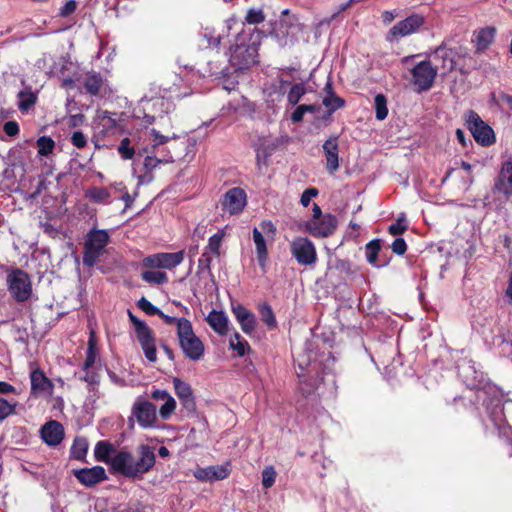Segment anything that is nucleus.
I'll return each instance as SVG.
<instances>
[{
	"label": "nucleus",
	"mask_w": 512,
	"mask_h": 512,
	"mask_svg": "<svg viewBox=\"0 0 512 512\" xmlns=\"http://www.w3.org/2000/svg\"><path fill=\"white\" fill-rule=\"evenodd\" d=\"M155 464V454L148 445H141L137 450V457L127 451L117 452L112 460L114 471L130 478H140Z\"/></svg>",
	"instance_id": "obj_1"
},
{
	"label": "nucleus",
	"mask_w": 512,
	"mask_h": 512,
	"mask_svg": "<svg viewBox=\"0 0 512 512\" xmlns=\"http://www.w3.org/2000/svg\"><path fill=\"white\" fill-rule=\"evenodd\" d=\"M178 340L184 355L193 361L200 360L204 355V345L193 331L191 322L186 318L178 320Z\"/></svg>",
	"instance_id": "obj_2"
},
{
	"label": "nucleus",
	"mask_w": 512,
	"mask_h": 512,
	"mask_svg": "<svg viewBox=\"0 0 512 512\" xmlns=\"http://www.w3.org/2000/svg\"><path fill=\"white\" fill-rule=\"evenodd\" d=\"M110 236L106 230L91 229L85 239L83 264L92 267L98 261L99 257L104 253Z\"/></svg>",
	"instance_id": "obj_3"
},
{
	"label": "nucleus",
	"mask_w": 512,
	"mask_h": 512,
	"mask_svg": "<svg viewBox=\"0 0 512 512\" xmlns=\"http://www.w3.org/2000/svg\"><path fill=\"white\" fill-rule=\"evenodd\" d=\"M129 319L134 325L137 340L145 354V357L150 362H156L157 350L155 346V337L152 329L143 321L139 320L130 311L128 312Z\"/></svg>",
	"instance_id": "obj_4"
},
{
	"label": "nucleus",
	"mask_w": 512,
	"mask_h": 512,
	"mask_svg": "<svg viewBox=\"0 0 512 512\" xmlns=\"http://www.w3.org/2000/svg\"><path fill=\"white\" fill-rule=\"evenodd\" d=\"M6 282L10 294L17 302H25L30 298L32 285L26 272L21 269L12 270L7 275Z\"/></svg>",
	"instance_id": "obj_5"
},
{
	"label": "nucleus",
	"mask_w": 512,
	"mask_h": 512,
	"mask_svg": "<svg viewBox=\"0 0 512 512\" xmlns=\"http://www.w3.org/2000/svg\"><path fill=\"white\" fill-rule=\"evenodd\" d=\"M290 251L301 265L310 266L317 261L316 248L313 242L306 237L294 238L290 243Z\"/></svg>",
	"instance_id": "obj_6"
},
{
	"label": "nucleus",
	"mask_w": 512,
	"mask_h": 512,
	"mask_svg": "<svg viewBox=\"0 0 512 512\" xmlns=\"http://www.w3.org/2000/svg\"><path fill=\"white\" fill-rule=\"evenodd\" d=\"M466 122L473 137L479 144L489 146L495 141L492 128L485 124L474 111H469L467 113Z\"/></svg>",
	"instance_id": "obj_7"
},
{
	"label": "nucleus",
	"mask_w": 512,
	"mask_h": 512,
	"mask_svg": "<svg viewBox=\"0 0 512 512\" xmlns=\"http://www.w3.org/2000/svg\"><path fill=\"white\" fill-rule=\"evenodd\" d=\"M184 257V250L174 253L160 252L145 257L143 265L148 268L172 270L183 262Z\"/></svg>",
	"instance_id": "obj_8"
},
{
	"label": "nucleus",
	"mask_w": 512,
	"mask_h": 512,
	"mask_svg": "<svg viewBox=\"0 0 512 512\" xmlns=\"http://www.w3.org/2000/svg\"><path fill=\"white\" fill-rule=\"evenodd\" d=\"M412 83L419 92L429 90L436 78L437 69L433 67L430 61H421L411 70Z\"/></svg>",
	"instance_id": "obj_9"
},
{
	"label": "nucleus",
	"mask_w": 512,
	"mask_h": 512,
	"mask_svg": "<svg viewBox=\"0 0 512 512\" xmlns=\"http://www.w3.org/2000/svg\"><path fill=\"white\" fill-rule=\"evenodd\" d=\"M247 202L246 193L242 188L234 187L229 189L221 200L223 212L229 215L239 214Z\"/></svg>",
	"instance_id": "obj_10"
},
{
	"label": "nucleus",
	"mask_w": 512,
	"mask_h": 512,
	"mask_svg": "<svg viewBox=\"0 0 512 512\" xmlns=\"http://www.w3.org/2000/svg\"><path fill=\"white\" fill-rule=\"evenodd\" d=\"M132 414L142 428L154 427L157 422L156 407L147 400H137L132 407Z\"/></svg>",
	"instance_id": "obj_11"
},
{
	"label": "nucleus",
	"mask_w": 512,
	"mask_h": 512,
	"mask_svg": "<svg viewBox=\"0 0 512 512\" xmlns=\"http://www.w3.org/2000/svg\"><path fill=\"white\" fill-rule=\"evenodd\" d=\"M337 227V219L331 214H325L321 219H311L305 228L312 236L326 238L332 235Z\"/></svg>",
	"instance_id": "obj_12"
},
{
	"label": "nucleus",
	"mask_w": 512,
	"mask_h": 512,
	"mask_svg": "<svg viewBox=\"0 0 512 512\" xmlns=\"http://www.w3.org/2000/svg\"><path fill=\"white\" fill-rule=\"evenodd\" d=\"M492 191L504 195L506 199L512 196V158L502 163Z\"/></svg>",
	"instance_id": "obj_13"
},
{
	"label": "nucleus",
	"mask_w": 512,
	"mask_h": 512,
	"mask_svg": "<svg viewBox=\"0 0 512 512\" xmlns=\"http://www.w3.org/2000/svg\"><path fill=\"white\" fill-rule=\"evenodd\" d=\"M257 49L254 45L237 44L230 55V62L239 69H244L256 63Z\"/></svg>",
	"instance_id": "obj_14"
},
{
	"label": "nucleus",
	"mask_w": 512,
	"mask_h": 512,
	"mask_svg": "<svg viewBox=\"0 0 512 512\" xmlns=\"http://www.w3.org/2000/svg\"><path fill=\"white\" fill-rule=\"evenodd\" d=\"M31 381V393L32 395L38 397L43 395H52L54 390V385L50 379H48L42 370L36 368L31 371L30 374Z\"/></svg>",
	"instance_id": "obj_15"
},
{
	"label": "nucleus",
	"mask_w": 512,
	"mask_h": 512,
	"mask_svg": "<svg viewBox=\"0 0 512 512\" xmlns=\"http://www.w3.org/2000/svg\"><path fill=\"white\" fill-rule=\"evenodd\" d=\"M76 479L86 487H92L107 479L106 471L101 466L74 470Z\"/></svg>",
	"instance_id": "obj_16"
},
{
	"label": "nucleus",
	"mask_w": 512,
	"mask_h": 512,
	"mask_svg": "<svg viewBox=\"0 0 512 512\" xmlns=\"http://www.w3.org/2000/svg\"><path fill=\"white\" fill-rule=\"evenodd\" d=\"M231 472L230 464L224 463L222 465L208 466L205 468H198L194 471V477L199 481H216L223 480L228 477Z\"/></svg>",
	"instance_id": "obj_17"
},
{
	"label": "nucleus",
	"mask_w": 512,
	"mask_h": 512,
	"mask_svg": "<svg viewBox=\"0 0 512 512\" xmlns=\"http://www.w3.org/2000/svg\"><path fill=\"white\" fill-rule=\"evenodd\" d=\"M424 23V17L418 14L411 15L397 22L390 30L393 36L405 37L415 33Z\"/></svg>",
	"instance_id": "obj_18"
},
{
	"label": "nucleus",
	"mask_w": 512,
	"mask_h": 512,
	"mask_svg": "<svg viewBox=\"0 0 512 512\" xmlns=\"http://www.w3.org/2000/svg\"><path fill=\"white\" fill-rule=\"evenodd\" d=\"M40 431L43 441L49 446L59 445L65 435L63 425L56 420L45 423Z\"/></svg>",
	"instance_id": "obj_19"
},
{
	"label": "nucleus",
	"mask_w": 512,
	"mask_h": 512,
	"mask_svg": "<svg viewBox=\"0 0 512 512\" xmlns=\"http://www.w3.org/2000/svg\"><path fill=\"white\" fill-rule=\"evenodd\" d=\"M322 148L326 159V169L332 175L339 168L338 138L330 137L324 142Z\"/></svg>",
	"instance_id": "obj_20"
},
{
	"label": "nucleus",
	"mask_w": 512,
	"mask_h": 512,
	"mask_svg": "<svg viewBox=\"0 0 512 512\" xmlns=\"http://www.w3.org/2000/svg\"><path fill=\"white\" fill-rule=\"evenodd\" d=\"M232 312L238 321L241 330L245 334L251 335L255 331L257 325L255 315L240 304L233 305Z\"/></svg>",
	"instance_id": "obj_21"
},
{
	"label": "nucleus",
	"mask_w": 512,
	"mask_h": 512,
	"mask_svg": "<svg viewBox=\"0 0 512 512\" xmlns=\"http://www.w3.org/2000/svg\"><path fill=\"white\" fill-rule=\"evenodd\" d=\"M173 385L182 405L187 411L193 412L196 408L195 399L191 386L179 378L173 379Z\"/></svg>",
	"instance_id": "obj_22"
},
{
	"label": "nucleus",
	"mask_w": 512,
	"mask_h": 512,
	"mask_svg": "<svg viewBox=\"0 0 512 512\" xmlns=\"http://www.w3.org/2000/svg\"><path fill=\"white\" fill-rule=\"evenodd\" d=\"M156 113V115H145V122L151 124L155 121L156 117H162L165 114H169L175 108L173 102L166 98H155L146 102Z\"/></svg>",
	"instance_id": "obj_23"
},
{
	"label": "nucleus",
	"mask_w": 512,
	"mask_h": 512,
	"mask_svg": "<svg viewBox=\"0 0 512 512\" xmlns=\"http://www.w3.org/2000/svg\"><path fill=\"white\" fill-rule=\"evenodd\" d=\"M455 55V51L446 47L445 44H441L434 51L435 59L442 61V69L444 73H449L454 70L456 65Z\"/></svg>",
	"instance_id": "obj_24"
},
{
	"label": "nucleus",
	"mask_w": 512,
	"mask_h": 512,
	"mask_svg": "<svg viewBox=\"0 0 512 512\" xmlns=\"http://www.w3.org/2000/svg\"><path fill=\"white\" fill-rule=\"evenodd\" d=\"M206 320L216 333L222 336L227 334L229 320L223 311H211Z\"/></svg>",
	"instance_id": "obj_25"
},
{
	"label": "nucleus",
	"mask_w": 512,
	"mask_h": 512,
	"mask_svg": "<svg viewBox=\"0 0 512 512\" xmlns=\"http://www.w3.org/2000/svg\"><path fill=\"white\" fill-rule=\"evenodd\" d=\"M253 241L256 248L257 260L262 270H265L267 261V247L263 234L257 228L253 229Z\"/></svg>",
	"instance_id": "obj_26"
},
{
	"label": "nucleus",
	"mask_w": 512,
	"mask_h": 512,
	"mask_svg": "<svg viewBox=\"0 0 512 512\" xmlns=\"http://www.w3.org/2000/svg\"><path fill=\"white\" fill-rule=\"evenodd\" d=\"M496 34L494 27H485L480 29L475 37L476 50L483 52L493 43Z\"/></svg>",
	"instance_id": "obj_27"
},
{
	"label": "nucleus",
	"mask_w": 512,
	"mask_h": 512,
	"mask_svg": "<svg viewBox=\"0 0 512 512\" xmlns=\"http://www.w3.org/2000/svg\"><path fill=\"white\" fill-rule=\"evenodd\" d=\"M225 236L224 230H219L216 234L212 235L209 238L208 245L205 248V252L202 255V258L199 260L200 265L204 262V258L206 257L207 253H212L216 256H219L220 254V247L222 240ZM206 265L208 266L210 263V260L207 258L205 260Z\"/></svg>",
	"instance_id": "obj_28"
},
{
	"label": "nucleus",
	"mask_w": 512,
	"mask_h": 512,
	"mask_svg": "<svg viewBox=\"0 0 512 512\" xmlns=\"http://www.w3.org/2000/svg\"><path fill=\"white\" fill-rule=\"evenodd\" d=\"M114 452L112 444L107 441H99L94 449V455L96 460L109 463L111 465V454Z\"/></svg>",
	"instance_id": "obj_29"
},
{
	"label": "nucleus",
	"mask_w": 512,
	"mask_h": 512,
	"mask_svg": "<svg viewBox=\"0 0 512 512\" xmlns=\"http://www.w3.org/2000/svg\"><path fill=\"white\" fill-rule=\"evenodd\" d=\"M18 101V109L21 112L28 111L31 107L36 104L37 95L31 89L21 90L17 95Z\"/></svg>",
	"instance_id": "obj_30"
},
{
	"label": "nucleus",
	"mask_w": 512,
	"mask_h": 512,
	"mask_svg": "<svg viewBox=\"0 0 512 512\" xmlns=\"http://www.w3.org/2000/svg\"><path fill=\"white\" fill-rule=\"evenodd\" d=\"M154 155H148L144 160V167L147 170L155 169L161 163L173 162V156L170 153H166L158 157L159 152L153 150Z\"/></svg>",
	"instance_id": "obj_31"
},
{
	"label": "nucleus",
	"mask_w": 512,
	"mask_h": 512,
	"mask_svg": "<svg viewBox=\"0 0 512 512\" xmlns=\"http://www.w3.org/2000/svg\"><path fill=\"white\" fill-rule=\"evenodd\" d=\"M88 442L85 438H76L71 447V455L75 459L82 460L86 456Z\"/></svg>",
	"instance_id": "obj_32"
},
{
	"label": "nucleus",
	"mask_w": 512,
	"mask_h": 512,
	"mask_svg": "<svg viewBox=\"0 0 512 512\" xmlns=\"http://www.w3.org/2000/svg\"><path fill=\"white\" fill-rule=\"evenodd\" d=\"M96 357H97V351L87 350L86 359L83 363V370L87 371V374H86V376L83 377V379L90 384L96 382V376L93 374L89 375V373H88L90 368H92L93 365L95 364Z\"/></svg>",
	"instance_id": "obj_33"
},
{
	"label": "nucleus",
	"mask_w": 512,
	"mask_h": 512,
	"mask_svg": "<svg viewBox=\"0 0 512 512\" xmlns=\"http://www.w3.org/2000/svg\"><path fill=\"white\" fill-rule=\"evenodd\" d=\"M259 313L262 321L267 325L269 329H274L277 326L274 312L270 305L263 304L259 308Z\"/></svg>",
	"instance_id": "obj_34"
},
{
	"label": "nucleus",
	"mask_w": 512,
	"mask_h": 512,
	"mask_svg": "<svg viewBox=\"0 0 512 512\" xmlns=\"http://www.w3.org/2000/svg\"><path fill=\"white\" fill-rule=\"evenodd\" d=\"M374 108L376 118L380 121L384 120L388 115L387 100L383 94H377L374 98Z\"/></svg>",
	"instance_id": "obj_35"
},
{
	"label": "nucleus",
	"mask_w": 512,
	"mask_h": 512,
	"mask_svg": "<svg viewBox=\"0 0 512 512\" xmlns=\"http://www.w3.org/2000/svg\"><path fill=\"white\" fill-rule=\"evenodd\" d=\"M142 279L148 283L162 285L168 281L166 273L161 271L147 270L142 273Z\"/></svg>",
	"instance_id": "obj_36"
},
{
	"label": "nucleus",
	"mask_w": 512,
	"mask_h": 512,
	"mask_svg": "<svg viewBox=\"0 0 512 512\" xmlns=\"http://www.w3.org/2000/svg\"><path fill=\"white\" fill-rule=\"evenodd\" d=\"M380 249H381L380 241L377 239L370 241L366 245V259L370 264H372L376 267L379 266L377 264V257H378V253H379Z\"/></svg>",
	"instance_id": "obj_37"
},
{
	"label": "nucleus",
	"mask_w": 512,
	"mask_h": 512,
	"mask_svg": "<svg viewBox=\"0 0 512 512\" xmlns=\"http://www.w3.org/2000/svg\"><path fill=\"white\" fill-rule=\"evenodd\" d=\"M323 105L328 109L329 113H333L337 109L344 106L345 102L336 94L325 95L322 100Z\"/></svg>",
	"instance_id": "obj_38"
},
{
	"label": "nucleus",
	"mask_w": 512,
	"mask_h": 512,
	"mask_svg": "<svg viewBox=\"0 0 512 512\" xmlns=\"http://www.w3.org/2000/svg\"><path fill=\"white\" fill-rule=\"evenodd\" d=\"M230 347L235 350L239 356H244L249 345L248 342L236 332L230 339Z\"/></svg>",
	"instance_id": "obj_39"
},
{
	"label": "nucleus",
	"mask_w": 512,
	"mask_h": 512,
	"mask_svg": "<svg viewBox=\"0 0 512 512\" xmlns=\"http://www.w3.org/2000/svg\"><path fill=\"white\" fill-rule=\"evenodd\" d=\"M84 86L88 93L97 95L102 86V80L97 75H90L85 79Z\"/></svg>",
	"instance_id": "obj_40"
},
{
	"label": "nucleus",
	"mask_w": 512,
	"mask_h": 512,
	"mask_svg": "<svg viewBox=\"0 0 512 512\" xmlns=\"http://www.w3.org/2000/svg\"><path fill=\"white\" fill-rule=\"evenodd\" d=\"M305 93L306 89L303 84H294L287 95L289 103L292 105H296Z\"/></svg>",
	"instance_id": "obj_41"
},
{
	"label": "nucleus",
	"mask_w": 512,
	"mask_h": 512,
	"mask_svg": "<svg viewBox=\"0 0 512 512\" xmlns=\"http://www.w3.org/2000/svg\"><path fill=\"white\" fill-rule=\"evenodd\" d=\"M38 153L47 156L52 153L55 143L50 137L42 136L37 140Z\"/></svg>",
	"instance_id": "obj_42"
},
{
	"label": "nucleus",
	"mask_w": 512,
	"mask_h": 512,
	"mask_svg": "<svg viewBox=\"0 0 512 512\" xmlns=\"http://www.w3.org/2000/svg\"><path fill=\"white\" fill-rule=\"evenodd\" d=\"M175 409H176V401L171 396L159 408V415L163 420H168L171 417V415L175 412Z\"/></svg>",
	"instance_id": "obj_43"
},
{
	"label": "nucleus",
	"mask_w": 512,
	"mask_h": 512,
	"mask_svg": "<svg viewBox=\"0 0 512 512\" xmlns=\"http://www.w3.org/2000/svg\"><path fill=\"white\" fill-rule=\"evenodd\" d=\"M265 21V14L262 9L251 8L247 11L245 22L250 25L260 24Z\"/></svg>",
	"instance_id": "obj_44"
},
{
	"label": "nucleus",
	"mask_w": 512,
	"mask_h": 512,
	"mask_svg": "<svg viewBox=\"0 0 512 512\" xmlns=\"http://www.w3.org/2000/svg\"><path fill=\"white\" fill-rule=\"evenodd\" d=\"M118 152L121 155L122 159L130 160L135 155V149L130 145L129 138H123L118 146Z\"/></svg>",
	"instance_id": "obj_45"
},
{
	"label": "nucleus",
	"mask_w": 512,
	"mask_h": 512,
	"mask_svg": "<svg viewBox=\"0 0 512 512\" xmlns=\"http://www.w3.org/2000/svg\"><path fill=\"white\" fill-rule=\"evenodd\" d=\"M88 196L94 202H104L110 197V193L105 187H96L89 191Z\"/></svg>",
	"instance_id": "obj_46"
},
{
	"label": "nucleus",
	"mask_w": 512,
	"mask_h": 512,
	"mask_svg": "<svg viewBox=\"0 0 512 512\" xmlns=\"http://www.w3.org/2000/svg\"><path fill=\"white\" fill-rule=\"evenodd\" d=\"M17 402H9L4 398H0V421L6 419L15 412Z\"/></svg>",
	"instance_id": "obj_47"
},
{
	"label": "nucleus",
	"mask_w": 512,
	"mask_h": 512,
	"mask_svg": "<svg viewBox=\"0 0 512 512\" xmlns=\"http://www.w3.org/2000/svg\"><path fill=\"white\" fill-rule=\"evenodd\" d=\"M276 479V471L272 466L266 467L262 472V484L265 488L274 485Z\"/></svg>",
	"instance_id": "obj_48"
},
{
	"label": "nucleus",
	"mask_w": 512,
	"mask_h": 512,
	"mask_svg": "<svg viewBox=\"0 0 512 512\" xmlns=\"http://www.w3.org/2000/svg\"><path fill=\"white\" fill-rule=\"evenodd\" d=\"M138 307L144 311L148 315H158L160 314V309L154 306L149 300L145 297H142L138 300Z\"/></svg>",
	"instance_id": "obj_49"
},
{
	"label": "nucleus",
	"mask_w": 512,
	"mask_h": 512,
	"mask_svg": "<svg viewBox=\"0 0 512 512\" xmlns=\"http://www.w3.org/2000/svg\"><path fill=\"white\" fill-rule=\"evenodd\" d=\"M151 134L153 136V150L155 151H157L158 146L165 144L170 138H176L175 134L172 137L161 135L156 129H152Z\"/></svg>",
	"instance_id": "obj_50"
},
{
	"label": "nucleus",
	"mask_w": 512,
	"mask_h": 512,
	"mask_svg": "<svg viewBox=\"0 0 512 512\" xmlns=\"http://www.w3.org/2000/svg\"><path fill=\"white\" fill-rule=\"evenodd\" d=\"M404 219H405L404 215H401L397 219L396 223H393V224H391L389 226L388 230H389L390 234H392V235H400V234H402V233H404L406 231L407 226L402 224Z\"/></svg>",
	"instance_id": "obj_51"
},
{
	"label": "nucleus",
	"mask_w": 512,
	"mask_h": 512,
	"mask_svg": "<svg viewBox=\"0 0 512 512\" xmlns=\"http://www.w3.org/2000/svg\"><path fill=\"white\" fill-rule=\"evenodd\" d=\"M71 142L75 147L79 149L84 148L87 144L85 135L80 131H76L72 134Z\"/></svg>",
	"instance_id": "obj_52"
},
{
	"label": "nucleus",
	"mask_w": 512,
	"mask_h": 512,
	"mask_svg": "<svg viewBox=\"0 0 512 512\" xmlns=\"http://www.w3.org/2000/svg\"><path fill=\"white\" fill-rule=\"evenodd\" d=\"M318 195V190L316 188H308L306 189L301 196L300 202L304 207H307L311 199Z\"/></svg>",
	"instance_id": "obj_53"
},
{
	"label": "nucleus",
	"mask_w": 512,
	"mask_h": 512,
	"mask_svg": "<svg viewBox=\"0 0 512 512\" xmlns=\"http://www.w3.org/2000/svg\"><path fill=\"white\" fill-rule=\"evenodd\" d=\"M46 188H47L46 180L40 179L38 181V184H37L35 190L30 194H26L25 199H27V200L36 199Z\"/></svg>",
	"instance_id": "obj_54"
},
{
	"label": "nucleus",
	"mask_w": 512,
	"mask_h": 512,
	"mask_svg": "<svg viewBox=\"0 0 512 512\" xmlns=\"http://www.w3.org/2000/svg\"><path fill=\"white\" fill-rule=\"evenodd\" d=\"M392 250L397 255H403L407 250L405 240L403 238H396L392 243Z\"/></svg>",
	"instance_id": "obj_55"
},
{
	"label": "nucleus",
	"mask_w": 512,
	"mask_h": 512,
	"mask_svg": "<svg viewBox=\"0 0 512 512\" xmlns=\"http://www.w3.org/2000/svg\"><path fill=\"white\" fill-rule=\"evenodd\" d=\"M3 130L6 135L14 137L19 133V125L15 121H8L4 124Z\"/></svg>",
	"instance_id": "obj_56"
},
{
	"label": "nucleus",
	"mask_w": 512,
	"mask_h": 512,
	"mask_svg": "<svg viewBox=\"0 0 512 512\" xmlns=\"http://www.w3.org/2000/svg\"><path fill=\"white\" fill-rule=\"evenodd\" d=\"M77 8V3L75 0L67 1L60 9L61 16H68L72 14Z\"/></svg>",
	"instance_id": "obj_57"
},
{
	"label": "nucleus",
	"mask_w": 512,
	"mask_h": 512,
	"mask_svg": "<svg viewBox=\"0 0 512 512\" xmlns=\"http://www.w3.org/2000/svg\"><path fill=\"white\" fill-rule=\"evenodd\" d=\"M260 227H261V232L262 234L265 233L267 235H274L275 232H276V226L274 225V223L270 220H264L261 222L260 224Z\"/></svg>",
	"instance_id": "obj_58"
},
{
	"label": "nucleus",
	"mask_w": 512,
	"mask_h": 512,
	"mask_svg": "<svg viewBox=\"0 0 512 512\" xmlns=\"http://www.w3.org/2000/svg\"><path fill=\"white\" fill-rule=\"evenodd\" d=\"M270 156V152L265 148V149H257V154H256V160H257V165L260 167L261 164H263L264 166H267V159L268 157Z\"/></svg>",
	"instance_id": "obj_59"
},
{
	"label": "nucleus",
	"mask_w": 512,
	"mask_h": 512,
	"mask_svg": "<svg viewBox=\"0 0 512 512\" xmlns=\"http://www.w3.org/2000/svg\"><path fill=\"white\" fill-rule=\"evenodd\" d=\"M171 395L166 390L155 389L151 393V398L156 401L165 402Z\"/></svg>",
	"instance_id": "obj_60"
},
{
	"label": "nucleus",
	"mask_w": 512,
	"mask_h": 512,
	"mask_svg": "<svg viewBox=\"0 0 512 512\" xmlns=\"http://www.w3.org/2000/svg\"><path fill=\"white\" fill-rule=\"evenodd\" d=\"M85 116L83 114L71 115L68 119V125L72 128L81 126L84 123Z\"/></svg>",
	"instance_id": "obj_61"
},
{
	"label": "nucleus",
	"mask_w": 512,
	"mask_h": 512,
	"mask_svg": "<svg viewBox=\"0 0 512 512\" xmlns=\"http://www.w3.org/2000/svg\"><path fill=\"white\" fill-rule=\"evenodd\" d=\"M203 38L207 42V45H206L207 48H218L220 41H221L220 36L214 37V36H207L205 34Z\"/></svg>",
	"instance_id": "obj_62"
},
{
	"label": "nucleus",
	"mask_w": 512,
	"mask_h": 512,
	"mask_svg": "<svg viewBox=\"0 0 512 512\" xmlns=\"http://www.w3.org/2000/svg\"><path fill=\"white\" fill-rule=\"evenodd\" d=\"M304 110L302 109V107L299 105L295 110L294 112L292 113L291 115V120L292 122L294 123H298L300 121H302L303 117H304Z\"/></svg>",
	"instance_id": "obj_63"
},
{
	"label": "nucleus",
	"mask_w": 512,
	"mask_h": 512,
	"mask_svg": "<svg viewBox=\"0 0 512 512\" xmlns=\"http://www.w3.org/2000/svg\"><path fill=\"white\" fill-rule=\"evenodd\" d=\"M16 393V389L13 385L0 381V394Z\"/></svg>",
	"instance_id": "obj_64"
}]
</instances>
